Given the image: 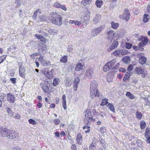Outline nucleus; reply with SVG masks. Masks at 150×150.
Returning <instances> with one entry per match:
<instances>
[{"mask_svg":"<svg viewBox=\"0 0 150 150\" xmlns=\"http://www.w3.org/2000/svg\"><path fill=\"white\" fill-rule=\"evenodd\" d=\"M18 134L13 130H9L6 128L3 129L0 128V136L6 137L9 139H13L17 138Z\"/></svg>","mask_w":150,"mask_h":150,"instance_id":"nucleus-1","label":"nucleus"},{"mask_svg":"<svg viewBox=\"0 0 150 150\" xmlns=\"http://www.w3.org/2000/svg\"><path fill=\"white\" fill-rule=\"evenodd\" d=\"M54 15H52L50 18V21L56 25H61L62 23V18L61 15L59 14L55 13H53Z\"/></svg>","mask_w":150,"mask_h":150,"instance_id":"nucleus-2","label":"nucleus"},{"mask_svg":"<svg viewBox=\"0 0 150 150\" xmlns=\"http://www.w3.org/2000/svg\"><path fill=\"white\" fill-rule=\"evenodd\" d=\"M105 27L104 25L100 26L93 29L91 32V35L93 37L96 36L99 34L104 29Z\"/></svg>","mask_w":150,"mask_h":150,"instance_id":"nucleus-3","label":"nucleus"},{"mask_svg":"<svg viewBox=\"0 0 150 150\" xmlns=\"http://www.w3.org/2000/svg\"><path fill=\"white\" fill-rule=\"evenodd\" d=\"M98 85L97 82L95 80L93 81L90 85V94H97Z\"/></svg>","mask_w":150,"mask_h":150,"instance_id":"nucleus-4","label":"nucleus"},{"mask_svg":"<svg viewBox=\"0 0 150 150\" xmlns=\"http://www.w3.org/2000/svg\"><path fill=\"white\" fill-rule=\"evenodd\" d=\"M130 13L127 9H125L124 13L122 15H120V18L123 20L125 19L126 21H128L130 18Z\"/></svg>","mask_w":150,"mask_h":150,"instance_id":"nucleus-5","label":"nucleus"},{"mask_svg":"<svg viewBox=\"0 0 150 150\" xmlns=\"http://www.w3.org/2000/svg\"><path fill=\"white\" fill-rule=\"evenodd\" d=\"M54 70L53 69H51L50 71L47 70L46 69L43 70L42 72L45 76L49 79H51L53 76V74H52Z\"/></svg>","mask_w":150,"mask_h":150,"instance_id":"nucleus-6","label":"nucleus"},{"mask_svg":"<svg viewBox=\"0 0 150 150\" xmlns=\"http://www.w3.org/2000/svg\"><path fill=\"white\" fill-rule=\"evenodd\" d=\"M85 116L86 120L89 122L91 120H94V119H93V117L91 115V111L89 110H87L85 112Z\"/></svg>","mask_w":150,"mask_h":150,"instance_id":"nucleus-7","label":"nucleus"},{"mask_svg":"<svg viewBox=\"0 0 150 150\" xmlns=\"http://www.w3.org/2000/svg\"><path fill=\"white\" fill-rule=\"evenodd\" d=\"M94 73V69L93 68H89L86 70V76L89 78H91Z\"/></svg>","mask_w":150,"mask_h":150,"instance_id":"nucleus-8","label":"nucleus"},{"mask_svg":"<svg viewBox=\"0 0 150 150\" xmlns=\"http://www.w3.org/2000/svg\"><path fill=\"white\" fill-rule=\"evenodd\" d=\"M50 84L48 81H45L43 86H42V88L44 92L45 93H47L49 90V87Z\"/></svg>","mask_w":150,"mask_h":150,"instance_id":"nucleus-9","label":"nucleus"},{"mask_svg":"<svg viewBox=\"0 0 150 150\" xmlns=\"http://www.w3.org/2000/svg\"><path fill=\"white\" fill-rule=\"evenodd\" d=\"M115 33L114 31L112 30L109 31L107 33V38L108 40H110L111 41L113 40L115 37L114 35Z\"/></svg>","mask_w":150,"mask_h":150,"instance_id":"nucleus-10","label":"nucleus"},{"mask_svg":"<svg viewBox=\"0 0 150 150\" xmlns=\"http://www.w3.org/2000/svg\"><path fill=\"white\" fill-rule=\"evenodd\" d=\"M53 7L55 8H61L64 11L67 10L66 8L64 6L62 5L61 4L57 2H56L54 3Z\"/></svg>","mask_w":150,"mask_h":150,"instance_id":"nucleus-11","label":"nucleus"},{"mask_svg":"<svg viewBox=\"0 0 150 150\" xmlns=\"http://www.w3.org/2000/svg\"><path fill=\"white\" fill-rule=\"evenodd\" d=\"M101 16L99 14H97L94 18L93 21L95 24L98 23L101 19Z\"/></svg>","mask_w":150,"mask_h":150,"instance_id":"nucleus-12","label":"nucleus"},{"mask_svg":"<svg viewBox=\"0 0 150 150\" xmlns=\"http://www.w3.org/2000/svg\"><path fill=\"white\" fill-rule=\"evenodd\" d=\"M112 67L111 66V64L110 63H107L104 67H103V71L106 72L111 69Z\"/></svg>","mask_w":150,"mask_h":150,"instance_id":"nucleus-13","label":"nucleus"},{"mask_svg":"<svg viewBox=\"0 0 150 150\" xmlns=\"http://www.w3.org/2000/svg\"><path fill=\"white\" fill-rule=\"evenodd\" d=\"M25 69L24 67L22 66L20 67L19 69L20 75L22 77L24 76Z\"/></svg>","mask_w":150,"mask_h":150,"instance_id":"nucleus-14","label":"nucleus"},{"mask_svg":"<svg viewBox=\"0 0 150 150\" xmlns=\"http://www.w3.org/2000/svg\"><path fill=\"white\" fill-rule=\"evenodd\" d=\"M7 99L10 103H13L14 102L15 98L12 94H7Z\"/></svg>","mask_w":150,"mask_h":150,"instance_id":"nucleus-15","label":"nucleus"},{"mask_svg":"<svg viewBox=\"0 0 150 150\" xmlns=\"http://www.w3.org/2000/svg\"><path fill=\"white\" fill-rule=\"evenodd\" d=\"M82 136L80 134H78L77 135L76 141L77 143L81 145L82 142Z\"/></svg>","mask_w":150,"mask_h":150,"instance_id":"nucleus-16","label":"nucleus"},{"mask_svg":"<svg viewBox=\"0 0 150 150\" xmlns=\"http://www.w3.org/2000/svg\"><path fill=\"white\" fill-rule=\"evenodd\" d=\"M114 75L112 73H109L107 76V79L108 82L112 81L113 79Z\"/></svg>","mask_w":150,"mask_h":150,"instance_id":"nucleus-17","label":"nucleus"},{"mask_svg":"<svg viewBox=\"0 0 150 150\" xmlns=\"http://www.w3.org/2000/svg\"><path fill=\"white\" fill-rule=\"evenodd\" d=\"M132 74V72L130 71L129 72H127L126 73L123 79V81L126 82V81L128 80V79L129 78Z\"/></svg>","mask_w":150,"mask_h":150,"instance_id":"nucleus-18","label":"nucleus"},{"mask_svg":"<svg viewBox=\"0 0 150 150\" xmlns=\"http://www.w3.org/2000/svg\"><path fill=\"white\" fill-rule=\"evenodd\" d=\"M146 58L144 56L140 57L139 59V63L142 64H144L146 62Z\"/></svg>","mask_w":150,"mask_h":150,"instance_id":"nucleus-19","label":"nucleus"},{"mask_svg":"<svg viewBox=\"0 0 150 150\" xmlns=\"http://www.w3.org/2000/svg\"><path fill=\"white\" fill-rule=\"evenodd\" d=\"M38 13H39L38 15L39 14H40L41 13V11L39 9H37L33 13V18L35 20L38 19L37 18V17L38 14Z\"/></svg>","mask_w":150,"mask_h":150,"instance_id":"nucleus-20","label":"nucleus"},{"mask_svg":"<svg viewBox=\"0 0 150 150\" xmlns=\"http://www.w3.org/2000/svg\"><path fill=\"white\" fill-rule=\"evenodd\" d=\"M122 61L125 63L128 64L130 61V59L128 56H124L122 59Z\"/></svg>","mask_w":150,"mask_h":150,"instance_id":"nucleus-21","label":"nucleus"},{"mask_svg":"<svg viewBox=\"0 0 150 150\" xmlns=\"http://www.w3.org/2000/svg\"><path fill=\"white\" fill-rule=\"evenodd\" d=\"M60 62L62 63H65L67 61V56L64 55L61 57Z\"/></svg>","mask_w":150,"mask_h":150,"instance_id":"nucleus-22","label":"nucleus"},{"mask_svg":"<svg viewBox=\"0 0 150 150\" xmlns=\"http://www.w3.org/2000/svg\"><path fill=\"white\" fill-rule=\"evenodd\" d=\"M35 36L42 42H44L45 41V38L42 35L39 34H36L35 35Z\"/></svg>","mask_w":150,"mask_h":150,"instance_id":"nucleus-23","label":"nucleus"},{"mask_svg":"<svg viewBox=\"0 0 150 150\" xmlns=\"http://www.w3.org/2000/svg\"><path fill=\"white\" fill-rule=\"evenodd\" d=\"M80 79L77 76L74 79V83L73 84V86H76L78 85V83L79 82Z\"/></svg>","mask_w":150,"mask_h":150,"instance_id":"nucleus-24","label":"nucleus"},{"mask_svg":"<svg viewBox=\"0 0 150 150\" xmlns=\"http://www.w3.org/2000/svg\"><path fill=\"white\" fill-rule=\"evenodd\" d=\"M111 27L113 29H117L119 26V24L117 23H115L112 21L111 22Z\"/></svg>","mask_w":150,"mask_h":150,"instance_id":"nucleus-25","label":"nucleus"},{"mask_svg":"<svg viewBox=\"0 0 150 150\" xmlns=\"http://www.w3.org/2000/svg\"><path fill=\"white\" fill-rule=\"evenodd\" d=\"M149 16L147 14H145L143 16V21L144 23H146L148 21L149 19Z\"/></svg>","mask_w":150,"mask_h":150,"instance_id":"nucleus-26","label":"nucleus"},{"mask_svg":"<svg viewBox=\"0 0 150 150\" xmlns=\"http://www.w3.org/2000/svg\"><path fill=\"white\" fill-rule=\"evenodd\" d=\"M83 66L80 63H78L77 64L75 69L77 71H79L83 69Z\"/></svg>","mask_w":150,"mask_h":150,"instance_id":"nucleus-27","label":"nucleus"},{"mask_svg":"<svg viewBox=\"0 0 150 150\" xmlns=\"http://www.w3.org/2000/svg\"><path fill=\"white\" fill-rule=\"evenodd\" d=\"M103 4V1H102L97 0L95 3V4L98 8H100Z\"/></svg>","mask_w":150,"mask_h":150,"instance_id":"nucleus-28","label":"nucleus"},{"mask_svg":"<svg viewBox=\"0 0 150 150\" xmlns=\"http://www.w3.org/2000/svg\"><path fill=\"white\" fill-rule=\"evenodd\" d=\"M136 73L138 74H140L142 73L143 72V70L141 68H138L136 67L135 69Z\"/></svg>","mask_w":150,"mask_h":150,"instance_id":"nucleus-29","label":"nucleus"},{"mask_svg":"<svg viewBox=\"0 0 150 150\" xmlns=\"http://www.w3.org/2000/svg\"><path fill=\"white\" fill-rule=\"evenodd\" d=\"M21 4V0H15L14 3V5L17 7L20 6Z\"/></svg>","mask_w":150,"mask_h":150,"instance_id":"nucleus-30","label":"nucleus"},{"mask_svg":"<svg viewBox=\"0 0 150 150\" xmlns=\"http://www.w3.org/2000/svg\"><path fill=\"white\" fill-rule=\"evenodd\" d=\"M107 106L111 111H112L113 112H115L114 106L112 104L109 103L108 105H107Z\"/></svg>","mask_w":150,"mask_h":150,"instance_id":"nucleus-31","label":"nucleus"},{"mask_svg":"<svg viewBox=\"0 0 150 150\" xmlns=\"http://www.w3.org/2000/svg\"><path fill=\"white\" fill-rule=\"evenodd\" d=\"M59 79L57 78H55L53 80V85L54 86H56L59 83Z\"/></svg>","mask_w":150,"mask_h":150,"instance_id":"nucleus-32","label":"nucleus"},{"mask_svg":"<svg viewBox=\"0 0 150 150\" xmlns=\"http://www.w3.org/2000/svg\"><path fill=\"white\" fill-rule=\"evenodd\" d=\"M109 103L108 102V99L105 98L102 100V102L100 104V105L101 106L104 105H108Z\"/></svg>","mask_w":150,"mask_h":150,"instance_id":"nucleus-33","label":"nucleus"},{"mask_svg":"<svg viewBox=\"0 0 150 150\" xmlns=\"http://www.w3.org/2000/svg\"><path fill=\"white\" fill-rule=\"evenodd\" d=\"M6 110L7 111L8 114L10 116H12L13 115V112L12 111L11 109L8 108H6Z\"/></svg>","mask_w":150,"mask_h":150,"instance_id":"nucleus-34","label":"nucleus"},{"mask_svg":"<svg viewBox=\"0 0 150 150\" xmlns=\"http://www.w3.org/2000/svg\"><path fill=\"white\" fill-rule=\"evenodd\" d=\"M39 17L37 18L38 21H44L45 20V17L42 15H39Z\"/></svg>","mask_w":150,"mask_h":150,"instance_id":"nucleus-35","label":"nucleus"},{"mask_svg":"<svg viewBox=\"0 0 150 150\" xmlns=\"http://www.w3.org/2000/svg\"><path fill=\"white\" fill-rule=\"evenodd\" d=\"M136 116L139 119H141L142 116V114L141 112H136Z\"/></svg>","mask_w":150,"mask_h":150,"instance_id":"nucleus-36","label":"nucleus"},{"mask_svg":"<svg viewBox=\"0 0 150 150\" xmlns=\"http://www.w3.org/2000/svg\"><path fill=\"white\" fill-rule=\"evenodd\" d=\"M113 54L114 56H120V49L115 50L113 53Z\"/></svg>","mask_w":150,"mask_h":150,"instance_id":"nucleus-37","label":"nucleus"},{"mask_svg":"<svg viewBox=\"0 0 150 150\" xmlns=\"http://www.w3.org/2000/svg\"><path fill=\"white\" fill-rule=\"evenodd\" d=\"M141 39V40L142 42H143L144 43H145V45L148 43V42L149 41V40L146 37H142Z\"/></svg>","mask_w":150,"mask_h":150,"instance_id":"nucleus-38","label":"nucleus"},{"mask_svg":"<svg viewBox=\"0 0 150 150\" xmlns=\"http://www.w3.org/2000/svg\"><path fill=\"white\" fill-rule=\"evenodd\" d=\"M140 128L142 129H144L145 128L146 123L144 121H142L140 122Z\"/></svg>","mask_w":150,"mask_h":150,"instance_id":"nucleus-39","label":"nucleus"},{"mask_svg":"<svg viewBox=\"0 0 150 150\" xmlns=\"http://www.w3.org/2000/svg\"><path fill=\"white\" fill-rule=\"evenodd\" d=\"M118 45V42L117 41H115L112 44L111 46L114 49L116 48Z\"/></svg>","mask_w":150,"mask_h":150,"instance_id":"nucleus-40","label":"nucleus"},{"mask_svg":"<svg viewBox=\"0 0 150 150\" xmlns=\"http://www.w3.org/2000/svg\"><path fill=\"white\" fill-rule=\"evenodd\" d=\"M120 54L122 55H124L126 54L127 53V51L125 50H123L120 49Z\"/></svg>","mask_w":150,"mask_h":150,"instance_id":"nucleus-41","label":"nucleus"},{"mask_svg":"<svg viewBox=\"0 0 150 150\" xmlns=\"http://www.w3.org/2000/svg\"><path fill=\"white\" fill-rule=\"evenodd\" d=\"M48 33L51 35H54L55 33H57L55 30L52 29H50L48 31Z\"/></svg>","mask_w":150,"mask_h":150,"instance_id":"nucleus-42","label":"nucleus"},{"mask_svg":"<svg viewBox=\"0 0 150 150\" xmlns=\"http://www.w3.org/2000/svg\"><path fill=\"white\" fill-rule=\"evenodd\" d=\"M125 46L126 48L128 49H130L132 47V45L131 43L126 42L125 44Z\"/></svg>","mask_w":150,"mask_h":150,"instance_id":"nucleus-43","label":"nucleus"},{"mask_svg":"<svg viewBox=\"0 0 150 150\" xmlns=\"http://www.w3.org/2000/svg\"><path fill=\"white\" fill-rule=\"evenodd\" d=\"M28 122L30 124H32L33 125H35L37 124L35 120L31 119L28 120Z\"/></svg>","mask_w":150,"mask_h":150,"instance_id":"nucleus-44","label":"nucleus"},{"mask_svg":"<svg viewBox=\"0 0 150 150\" xmlns=\"http://www.w3.org/2000/svg\"><path fill=\"white\" fill-rule=\"evenodd\" d=\"M50 62L49 61H45L43 64V65L44 66H47L50 64Z\"/></svg>","mask_w":150,"mask_h":150,"instance_id":"nucleus-45","label":"nucleus"},{"mask_svg":"<svg viewBox=\"0 0 150 150\" xmlns=\"http://www.w3.org/2000/svg\"><path fill=\"white\" fill-rule=\"evenodd\" d=\"M38 60L39 62H41V63L42 64L44 62L43 57L41 55L40 56V57L39 58Z\"/></svg>","mask_w":150,"mask_h":150,"instance_id":"nucleus-46","label":"nucleus"},{"mask_svg":"<svg viewBox=\"0 0 150 150\" xmlns=\"http://www.w3.org/2000/svg\"><path fill=\"white\" fill-rule=\"evenodd\" d=\"M73 50V46H69L68 48V51L69 52H72Z\"/></svg>","mask_w":150,"mask_h":150,"instance_id":"nucleus-47","label":"nucleus"},{"mask_svg":"<svg viewBox=\"0 0 150 150\" xmlns=\"http://www.w3.org/2000/svg\"><path fill=\"white\" fill-rule=\"evenodd\" d=\"M126 95L130 99H133L135 98V96L133 94H126Z\"/></svg>","mask_w":150,"mask_h":150,"instance_id":"nucleus-48","label":"nucleus"},{"mask_svg":"<svg viewBox=\"0 0 150 150\" xmlns=\"http://www.w3.org/2000/svg\"><path fill=\"white\" fill-rule=\"evenodd\" d=\"M120 63H118L116 64V65H115V67H113L112 70H113V71H115L117 70L118 68L120 66Z\"/></svg>","mask_w":150,"mask_h":150,"instance_id":"nucleus-49","label":"nucleus"},{"mask_svg":"<svg viewBox=\"0 0 150 150\" xmlns=\"http://www.w3.org/2000/svg\"><path fill=\"white\" fill-rule=\"evenodd\" d=\"M133 66L132 65H130L128 67V72L129 71H131L133 69Z\"/></svg>","mask_w":150,"mask_h":150,"instance_id":"nucleus-50","label":"nucleus"},{"mask_svg":"<svg viewBox=\"0 0 150 150\" xmlns=\"http://www.w3.org/2000/svg\"><path fill=\"white\" fill-rule=\"evenodd\" d=\"M109 63H110L111 66L113 67L116 63V61L115 60H112L111 61L109 62Z\"/></svg>","mask_w":150,"mask_h":150,"instance_id":"nucleus-51","label":"nucleus"},{"mask_svg":"<svg viewBox=\"0 0 150 150\" xmlns=\"http://www.w3.org/2000/svg\"><path fill=\"white\" fill-rule=\"evenodd\" d=\"M148 134H150V131L148 129H146V133H145V136L146 137H147Z\"/></svg>","mask_w":150,"mask_h":150,"instance_id":"nucleus-52","label":"nucleus"},{"mask_svg":"<svg viewBox=\"0 0 150 150\" xmlns=\"http://www.w3.org/2000/svg\"><path fill=\"white\" fill-rule=\"evenodd\" d=\"M16 78H11L10 79V80L12 83H16Z\"/></svg>","mask_w":150,"mask_h":150,"instance_id":"nucleus-53","label":"nucleus"},{"mask_svg":"<svg viewBox=\"0 0 150 150\" xmlns=\"http://www.w3.org/2000/svg\"><path fill=\"white\" fill-rule=\"evenodd\" d=\"M66 101L62 102V106L64 110L67 109V106L66 104Z\"/></svg>","mask_w":150,"mask_h":150,"instance_id":"nucleus-54","label":"nucleus"},{"mask_svg":"<svg viewBox=\"0 0 150 150\" xmlns=\"http://www.w3.org/2000/svg\"><path fill=\"white\" fill-rule=\"evenodd\" d=\"M138 45L139 47H144L145 45V43H144L143 42H142V41L141 42L138 44Z\"/></svg>","mask_w":150,"mask_h":150,"instance_id":"nucleus-55","label":"nucleus"},{"mask_svg":"<svg viewBox=\"0 0 150 150\" xmlns=\"http://www.w3.org/2000/svg\"><path fill=\"white\" fill-rule=\"evenodd\" d=\"M54 124L56 125H58L60 122V121L59 119H56L54 120Z\"/></svg>","mask_w":150,"mask_h":150,"instance_id":"nucleus-56","label":"nucleus"},{"mask_svg":"<svg viewBox=\"0 0 150 150\" xmlns=\"http://www.w3.org/2000/svg\"><path fill=\"white\" fill-rule=\"evenodd\" d=\"M15 49L16 48L15 47H13V48H11V47H10L8 49V50L9 52H13L15 50Z\"/></svg>","mask_w":150,"mask_h":150,"instance_id":"nucleus-57","label":"nucleus"},{"mask_svg":"<svg viewBox=\"0 0 150 150\" xmlns=\"http://www.w3.org/2000/svg\"><path fill=\"white\" fill-rule=\"evenodd\" d=\"M133 49L135 50H139L140 48L139 47L137 46H133Z\"/></svg>","mask_w":150,"mask_h":150,"instance_id":"nucleus-58","label":"nucleus"},{"mask_svg":"<svg viewBox=\"0 0 150 150\" xmlns=\"http://www.w3.org/2000/svg\"><path fill=\"white\" fill-rule=\"evenodd\" d=\"M114 49L112 47L111 45L107 49V51L108 52H110L111 50Z\"/></svg>","mask_w":150,"mask_h":150,"instance_id":"nucleus-59","label":"nucleus"},{"mask_svg":"<svg viewBox=\"0 0 150 150\" xmlns=\"http://www.w3.org/2000/svg\"><path fill=\"white\" fill-rule=\"evenodd\" d=\"M119 71L123 73H125L126 71V70L123 68H120L119 69Z\"/></svg>","mask_w":150,"mask_h":150,"instance_id":"nucleus-60","label":"nucleus"},{"mask_svg":"<svg viewBox=\"0 0 150 150\" xmlns=\"http://www.w3.org/2000/svg\"><path fill=\"white\" fill-rule=\"evenodd\" d=\"M100 140V143L101 144H104L105 142V140L104 139H103L102 138H100L99 139V140Z\"/></svg>","mask_w":150,"mask_h":150,"instance_id":"nucleus-61","label":"nucleus"},{"mask_svg":"<svg viewBox=\"0 0 150 150\" xmlns=\"http://www.w3.org/2000/svg\"><path fill=\"white\" fill-rule=\"evenodd\" d=\"M99 94H92L91 96H90V97L92 98H93L95 97H99Z\"/></svg>","mask_w":150,"mask_h":150,"instance_id":"nucleus-62","label":"nucleus"},{"mask_svg":"<svg viewBox=\"0 0 150 150\" xmlns=\"http://www.w3.org/2000/svg\"><path fill=\"white\" fill-rule=\"evenodd\" d=\"M104 130H105V127H103L100 128V131L101 133H104Z\"/></svg>","mask_w":150,"mask_h":150,"instance_id":"nucleus-63","label":"nucleus"},{"mask_svg":"<svg viewBox=\"0 0 150 150\" xmlns=\"http://www.w3.org/2000/svg\"><path fill=\"white\" fill-rule=\"evenodd\" d=\"M13 150H21L20 147H16L14 148Z\"/></svg>","mask_w":150,"mask_h":150,"instance_id":"nucleus-64","label":"nucleus"}]
</instances>
